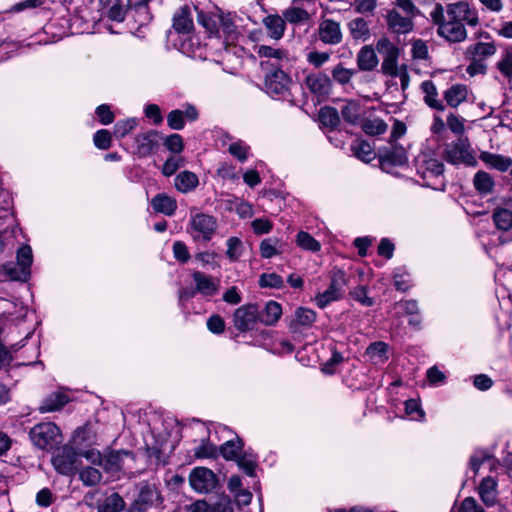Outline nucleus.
I'll return each mask as SVG.
<instances>
[{
	"instance_id": "nucleus-1",
	"label": "nucleus",
	"mask_w": 512,
	"mask_h": 512,
	"mask_svg": "<svg viewBox=\"0 0 512 512\" xmlns=\"http://www.w3.org/2000/svg\"><path fill=\"white\" fill-rule=\"evenodd\" d=\"M115 434L112 426L99 420L88 421L74 430L69 445L70 448H91L93 446L111 448L115 444Z\"/></svg>"
},
{
	"instance_id": "nucleus-2",
	"label": "nucleus",
	"mask_w": 512,
	"mask_h": 512,
	"mask_svg": "<svg viewBox=\"0 0 512 512\" xmlns=\"http://www.w3.org/2000/svg\"><path fill=\"white\" fill-rule=\"evenodd\" d=\"M194 437V448H243V440L225 426L218 427L212 435L208 427L196 422L186 429Z\"/></svg>"
},
{
	"instance_id": "nucleus-3",
	"label": "nucleus",
	"mask_w": 512,
	"mask_h": 512,
	"mask_svg": "<svg viewBox=\"0 0 512 512\" xmlns=\"http://www.w3.org/2000/svg\"><path fill=\"white\" fill-rule=\"evenodd\" d=\"M151 436L154 439L153 444L145 443L143 448L167 447L176 448L181 440V425L173 416H164L153 413L149 418Z\"/></svg>"
},
{
	"instance_id": "nucleus-4",
	"label": "nucleus",
	"mask_w": 512,
	"mask_h": 512,
	"mask_svg": "<svg viewBox=\"0 0 512 512\" xmlns=\"http://www.w3.org/2000/svg\"><path fill=\"white\" fill-rule=\"evenodd\" d=\"M218 453L228 461H234L247 476L256 477L257 457L247 450H197L199 458L217 457Z\"/></svg>"
},
{
	"instance_id": "nucleus-5",
	"label": "nucleus",
	"mask_w": 512,
	"mask_h": 512,
	"mask_svg": "<svg viewBox=\"0 0 512 512\" xmlns=\"http://www.w3.org/2000/svg\"><path fill=\"white\" fill-rule=\"evenodd\" d=\"M30 439L37 448H60L63 435L60 428L53 422L36 424L29 432Z\"/></svg>"
},
{
	"instance_id": "nucleus-6",
	"label": "nucleus",
	"mask_w": 512,
	"mask_h": 512,
	"mask_svg": "<svg viewBox=\"0 0 512 512\" xmlns=\"http://www.w3.org/2000/svg\"><path fill=\"white\" fill-rule=\"evenodd\" d=\"M430 17L438 25V34L450 42H460L466 38V30L460 21L445 20L444 8L436 4L430 13Z\"/></svg>"
},
{
	"instance_id": "nucleus-7",
	"label": "nucleus",
	"mask_w": 512,
	"mask_h": 512,
	"mask_svg": "<svg viewBox=\"0 0 512 512\" xmlns=\"http://www.w3.org/2000/svg\"><path fill=\"white\" fill-rule=\"evenodd\" d=\"M32 262V249L30 246L24 245L17 251V261L8 262L3 266L4 272L10 280L26 282L31 274Z\"/></svg>"
},
{
	"instance_id": "nucleus-8",
	"label": "nucleus",
	"mask_w": 512,
	"mask_h": 512,
	"mask_svg": "<svg viewBox=\"0 0 512 512\" xmlns=\"http://www.w3.org/2000/svg\"><path fill=\"white\" fill-rule=\"evenodd\" d=\"M443 158L453 165H477V158L474 151L471 149L468 140L461 137L446 145L443 151Z\"/></svg>"
},
{
	"instance_id": "nucleus-9",
	"label": "nucleus",
	"mask_w": 512,
	"mask_h": 512,
	"mask_svg": "<svg viewBox=\"0 0 512 512\" xmlns=\"http://www.w3.org/2000/svg\"><path fill=\"white\" fill-rule=\"evenodd\" d=\"M376 51L382 56L381 72L384 75L397 77L400 49L387 37H381L376 43Z\"/></svg>"
},
{
	"instance_id": "nucleus-10",
	"label": "nucleus",
	"mask_w": 512,
	"mask_h": 512,
	"mask_svg": "<svg viewBox=\"0 0 512 512\" xmlns=\"http://www.w3.org/2000/svg\"><path fill=\"white\" fill-rule=\"evenodd\" d=\"M217 229L216 219L208 214L196 213L190 215L187 232L197 240L209 241Z\"/></svg>"
},
{
	"instance_id": "nucleus-11",
	"label": "nucleus",
	"mask_w": 512,
	"mask_h": 512,
	"mask_svg": "<svg viewBox=\"0 0 512 512\" xmlns=\"http://www.w3.org/2000/svg\"><path fill=\"white\" fill-rule=\"evenodd\" d=\"M348 284L346 274L342 270H334L331 273L329 287L315 297V303L319 308H325L333 301L341 299Z\"/></svg>"
},
{
	"instance_id": "nucleus-12",
	"label": "nucleus",
	"mask_w": 512,
	"mask_h": 512,
	"mask_svg": "<svg viewBox=\"0 0 512 512\" xmlns=\"http://www.w3.org/2000/svg\"><path fill=\"white\" fill-rule=\"evenodd\" d=\"M52 457L54 468L63 475L74 474L81 466V458H85L86 450H57Z\"/></svg>"
},
{
	"instance_id": "nucleus-13",
	"label": "nucleus",
	"mask_w": 512,
	"mask_h": 512,
	"mask_svg": "<svg viewBox=\"0 0 512 512\" xmlns=\"http://www.w3.org/2000/svg\"><path fill=\"white\" fill-rule=\"evenodd\" d=\"M259 322V310L255 304H247L237 308L233 314V323L240 332H248Z\"/></svg>"
},
{
	"instance_id": "nucleus-14",
	"label": "nucleus",
	"mask_w": 512,
	"mask_h": 512,
	"mask_svg": "<svg viewBox=\"0 0 512 512\" xmlns=\"http://www.w3.org/2000/svg\"><path fill=\"white\" fill-rule=\"evenodd\" d=\"M191 488L198 493H208L217 486L216 475L207 468L197 467L189 475Z\"/></svg>"
},
{
	"instance_id": "nucleus-15",
	"label": "nucleus",
	"mask_w": 512,
	"mask_h": 512,
	"mask_svg": "<svg viewBox=\"0 0 512 512\" xmlns=\"http://www.w3.org/2000/svg\"><path fill=\"white\" fill-rule=\"evenodd\" d=\"M85 458L92 464L103 467L106 471L114 472L120 469V451L115 450H87Z\"/></svg>"
},
{
	"instance_id": "nucleus-16",
	"label": "nucleus",
	"mask_w": 512,
	"mask_h": 512,
	"mask_svg": "<svg viewBox=\"0 0 512 512\" xmlns=\"http://www.w3.org/2000/svg\"><path fill=\"white\" fill-rule=\"evenodd\" d=\"M290 79L281 69L269 73L265 79L267 93L272 97L287 98L289 93Z\"/></svg>"
},
{
	"instance_id": "nucleus-17",
	"label": "nucleus",
	"mask_w": 512,
	"mask_h": 512,
	"mask_svg": "<svg viewBox=\"0 0 512 512\" xmlns=\"http://www.w3.org/2000/svg\"><path fill=\"white\" fill-rule=\"evenodd\" d=\"M379 162L384 171H389L396 166H403L407 162L406 151L401 146H392L381 150L379 153Z\"/></svg>"
},
{
	"instance_id": "nucleus-18",
	"label": "nucleus",
	"mask_w": 512,
	"mask_h": 512,
	"mask_svg": "<svg viewBox=\"0 0 512 512\" xmlns=\"http://www.w3.org/2000/svg\"><path fill=\"white\" fill-rule=\"evenodd\" d=\"M198 111L192 104H186L184 109H175L168 113L167 124L173 130H182L185 126V119L193 122L198 119Z\"/></svg>"
},
{
	"instance_id": "nucleus-19",
	"label": "nucleus",
	"mask_w": 512,
	"mask_h": 512,
	"mask_svg": "<svg viewBox=\"0 0 512 512\" xmlns=\"http://www.w3.org/2000/svg\"><path fill=\"white\" fill-rule=\"evenodd\" d=\"M160 500V494L152 484H143L133 507L129 512H142Z\"/></svg>"
},
{
	"instance_id": "nucleus-20",
	"label": "nucleus",
	"mask_w": 512,
	"mask_h": 512,
	"mask_svg": "<svg viewBox=\"0 0 512 512\" xmlns=\"http://www.w3.org/2000/svg\"><path fill=\"white\" fill-rule=\"evenodd\" d=\"M318 34L319 39L329 45H337L343 38L340 24L332 19H325L319 24Z\"/></svg>"
},
{
	"instance_id": "nucleus-21",
	"label": "nucleus",
	"mask_w": 512,
	"mask_h": 512,
	"mask_svg": "<svg viewBox=\"0 0 512 512\" xmlns=\"http://www.w3.org/2000/svg\"><path fill=\"white\" fill-rule=\"evenodd\" d=\"M447 16L449 19L454 21H467V23L471 26H476L478 23V18L475 12H471L468 3L466 2H457L448 5L447 7Z\"/></svg>"
},
{
	"instance_id": "nucleus-22",
	"label": "nucleus",
	"mask_w": 512,
	"mask_h": 512,
	"mask_svg": "<svg viewBox=\"0 0 512 512\" xmlns=\"http://www.w3.org/2000/svg\"><path fill=\"white\" fill-rule=\"evenodd\" d=\"M158 132L148 131L135 137V153L140 157H147L158 146Z\"/></svg>"
},
{
	"instance_id": "nucleus-23",
	"label": "nucleus",
	"mask_w": 512,
	"mask_h": 512,
	"mask_svg": "<svg viewBox=\"0 0 512 512\" xmlns=\"http://www.w3.org/2000/svg\"><path fill=\"white\" fill-rule=\"evenodd\" d=\"M412 16L401 15L397 10H391L387 14V24L390 30L397 34H406L412 31Z\"/></svg>"
},
{
	"instance_id": "nucleus-24",
	"label": "nucleus",
	"mask_w": 512,
	"mask_h": 512,
	"mask_svg": "<svg viewBox=\"0 0 512 512\" xmlns=\"http://www.w3.org/2000/svg\"><path fill=\"white\" fill-rule=\"evenodd\" d=\"M305 85L315 95L325 96L331 90L330 78L322 73L310 74L305 78Z\"/></svg>"
},
{
	"instance_id": "nucleus-25",
	"label": "nucleus",
	"mask_w": 512,
	"mask_h": 512,
	"mask_svg": "<svg viewBox=\"0 0 512 512\" xmlns=\"http://www.w3.org/2000/svg\"><path fill=\"white\" fill-rule=\"evenodd\" d=\"M356 63L360 71H373L379 64L375 49L371 45L363 46L357 53Z\"/></svg>"
},
{
	"instance_id": "nucleus-26",
	"label": "nucleus",
	"mask_w": 512,
	"mask_h": 512,
	"mask_svg": "<svg viewBox=\"0 0 512 512\" xmlns=\"http://www.w3.org/2000/svg\"><path fill=\"white\" fill-rule=\"evenodd\" d=\"M151 206L156 213L172 216L176 212L177 201L166 193H158L152 198Z\"/></svg>"
},
{
	"instance_id": "nucleus-27",
	"label": "nucleus",
	"mask_w": 512,
	"mask_h": 512,
	"mask_svg": "<svg viewBox=\"0 0 512 512\" xmlns=\"http://www.w3.org/2000/svg\"><path fill=\"white\" fill-rule=\"evenodd\" d=\"M350 36L355 41L366 42L371 37V31L368 22L357 17L350 20L347 24Z\"/></svg>"
},
{
	"instance_id": "nucleus-28",
	"label": "nucleus",
	"mask_w": 512,
	"mask_h": 512,
	"mask_svg": "<svg viewBox=\"0 0 512 512\" xmlns=\"http://www.w3.org/2000/svg\"><path fill=\"white\" fill-rule=\"evenodd\" d=\"M256 53L261 58H267L266 62H261V66L270 64L271 67L277 66L281 61L287 60V54L284 50L271 46L260 45L256 47Z\"/></svg>"
},
{
	"instance_id": "nucleus-29",
	"label": "nucleus",
	"mask_w": 512,
	"mask_h": 512,
	"mask_svg": "<svg viewBox=\"0 0 512 512\" xmlns=\"http://www.w3.org/2000/svg\"><path fill=\"white\" fill-rule=\"evenodd\" d=\"M282 315L281 305L273 300L268 301L262 311H259V322L266 326L275 325Z\"/></svg>"
},
{
	"instance_id": "nucleus-30",
	"label": "nucleus",
	"mask_w": 512,
	"mask_h": 512,
	"mask_svg": "<svg viewBox=\"0 0 512 512\" xmlns=\"http://www.w3.org/2000/svg\"><path fill=\"white\" fill-rule=\"evenodd\" d=\"M69 402V397L62 392H53L46 396L39 406L41 413L53 412L60 410L65 404Z\"/></svg>"
},
{
	"instance_id": "nucleus-31",
	"label": "nucleus",
	"mask_w": 512,
	"mask_h": 512,
	"mask_svg": "<svg viewBox=\"0 0 512 512\" xmlns=\"http://www.w3.org/2000/svg\"><path fill=\"white\" fill-rule=\"evenodd\" d=\"M192 277L196 285L197 293L204 296H213L217 293L218 286L211 277L199 271L194 272Z\"/></svg>"
},
{
	"instance_id": "nucleus-32",
	"label": "nucleus",
	"mask_w": 512,
	"mask_h": 512,
	"mask_svg": "<svg viewBox=\"0 0 512 512\" xmlns=\"http://www.w3.org/2000/svg\"><path fill=\"white\" fill-rule=\"evenodd\" d=\"M198 184L199 179L197 175L191 171H182L174 179L175 188L184 194L193 191Z\"/></svg>"
},
{
	"instance_id": "nucleus-33",
	"label": "nucleus",
	"mask_w": 512,
	"mask_h": 512,
	"mask_svg": "<svg viewBox=\"0 0 512 512\" xmlns=\"http://www.w3.org/2000/svg\"><path fill=\"white\" fill-rule=\"evenodd\" d=\"M482 162H484L489 168L500 172H505L512 166V159L510 157L483 151Z\"/></svg>"
},
{
	"instance_id": "nucleus-34",
	"label": "nucleus",
	"mask_w": 512,
	"mask_h": 512,
	"mask_svg": "<svg viewBox=\"0 0 512 512\" xmlns=\"http://www.w3.org/2000/svg\"><path fill=\"white\" fill-rule=\"evenodd\" d=\"M127 12H134V17L140 25L151 19L148 11V0H128Z\"/></svg>"
},
{
	"instance_id": "nucleus-35",
	"label": "nucleus",
	"mask_w": 512,
	"mask_h": 512,
	"mask_svg": "<svg viewBox=\"0 0 512 512\" xmlns=\"http://www.w3.org/2000/svg\"><path fill=\"white\" fill-rule=\"evenodd\" d=\"M173 27L178 33H188L193 28V21L188 6L182 7L174 15Z\"/></svg>"
},
{
	"instance_id": "nucleus-36",
	"label": "nucleus",
	"mask_w": 512,
	"mask_h": 512,
	"mask_svg": "<svg viewBox=\"0 0 512 512\" xmlns=\"http://www.w3.org/2000/svg\"><path fill=\"white\" fill-rule=\"evenodd\" d=\"M468 90L465 85L455 84L447 89L444 93V99L447 104L451 107L459 106L464 100H466Z\"/></svg>"
},
{
	"instance_id": "nucleus-37",
	"label": "nucleus",
	"mask_w": 512,
	"mask_h": 512,
	"mask_svg": "<svg viewBox=\"0 0 512 512\" xmlns=\"http://www.w3.org/2000/svg\"><path fill=\"white\" fill-rule=\"evenodd\" d=\"M263 23L273 39L282 38L285 31V19L278 15H269L264 18Z\"/></svg>"
},
{
	"instance_id": "nucleus-38",
	"label": "nucleus",
	"mask_w": 512,
	"mask_h": 512,
	"mask_svg": "<svg viewBox=\"0 0 512 512\" xmlns=\"http://www.w3.org/2000/svg\"><path fill=\"white\" fill-rule=\"evenodd\" d=\"M421 89L424 95V102L431 108L436 110H443L444 106L440 100H438V93L436 86L430 80L423 81Z\"/></svg>"
},
{
	"instance_id": "nucleus-39",
	"label": "nucleus",
	"mask_w": 512,
	"mask_h": 512,
	"mask_svg": "<svg viewBox=\"0 0 512 512\" xmlns=\"http://www.w3.org/2000/svg\"><path fill=\"white\" fill-rule=\"evenodd\" d=\"M353 155L359 160L369 163L375 158L372 146L364 140H356L351 145Z\"/></svg>"
},
{
	"instance_id": "nucleus-40",
	"label": "nucleus",
	"mask_w": 512,
	"mask_h": 512,
	"mask_svg": "<svg viewBox=\"0 0 512 512\" xmlns=\"http://www.w3.org/2000/svg\"><path fill=\"white\" fill-rule=\"evenodd\" d=\"M125 502L118 493H112L97 505V512H120L124 509Z\"/></svg>"
},
{
	"instance_id": "nucleus-41",
	"label": "nucleus",
	"mask_w": 512,
	"mask_h": 512,
	"mask_svg": "<svg viewBox=\"0 0 512 512\" xmlns=\"http://www.w3.org/2000/svg\"><path fill=\"white\" fill-rule=\"evenodd\" d=\"M341 115L346 122L357 124L362 115L361 104L355 100L347 101L341 108Z\"/></svg>"
},
{
	"instance_id": "nucleus-42",
	"label": "nucleus",
	"mask_w": 512,
	"mask_h": 512,
	"mask_svg": "<svg viewBox=\"0 0 512 512\" xmlns=\"http://www.w3.org/2000/svg\"><path fill=\"white\" fill-rule=\"evenodd\" d=\"M283 251V243L278 238H266L260 243V254L269 259Z\"/></svg>"
},
{
	"instance_id": "nucleus-43",
	"label": "nucleus",
	"mask_w": 512,
	"mask_h": 512,
	"mask_svg": "<svg viewBox=\"0 0 512 512\" xmlns=\"http://www.w3.org/2000/svg\"><path fill=\"white\" fill-rule=\"evenodd\" d=\"M497 483L494 478L488 477L482 480V502L492 506L497 501Z\"/></svg>"
},
{
	"instance_id": "nucleus-44",
	"label": "nucleus",
	"mask_w": 512,
	"mask_h": 512,
	"mask_svg": "<svg viewBox=\"0 0 512 512\" xmlns=\"http://www.w3.org/2000/svg\"><path fill=\"white\" fill-rule=\"evenodd\" d=\"M393 284L398 291L405 292L410 287V274L405 266L397 267L393 272Z\"/></svg>"
},
{
	"instance_id": "nucleus-45",
	"label": "nucleus",
	"mask_w": 512,
	"mask_h": 512,
	"mask_svg": "<svg viewBox=\"0 0 512 512\" xmlns=\"http://www.w3.org/2000/svg\"><path fill=\"white\" fill-rule=\"evenodd\" d=\"M320 122L327 127L335 128L340 123L339 113L336 108L323 107L319 112Z\"/></svg>"
},
{
	"instance_id": "nucleus-46",
	"label": "nucleus",
	"mask_w": 512,
	"mask_h": 512,
	"mask_svg": "<svg viewBox=\"0 0 512 512\" xmlns=\"http://www.w3.org/2000/svg\"><path fill=\"white\" fill-rule=\"evenodd\" d=\"M388 126L382 119H366L362 123L363 131L370 136L381 135L386 132Z\"/></svg>"
},
{
	"instance_id": "nucleus-47",
	"label": "nucleus",
	"mask_w": 512,
	"mask_h": 512,
	"mask_svg": "<svg viewBox=\"0 0 512 512\" xmlns=\"http://www.w3.org/2000/svg\"><path fill=\"white\" fill-rule=\"evenodd\" d=\"M355 73V70L345 68L342 64L336 65L331 72L334 81L340 85L348 84Z\"/></svg>"
},
{
	"instance_id": "nucleus-48",
	"label": "nucleus",
	"mask_w": 512,
	"mask_h": 512,
	"mask_svg": "<svg viewBox=\"0 0 512 512\" xmlns=\"http://www.w3.org/2000/svg\"><path fill=\"white\" fill-rule=\"evenodd\" d=\"M296 242L301 248L312 252L319 251L321 248L320 243L304 231L297 234Z\"/></svg>"
},
{
	"instance_id": "nucleus-49",
	"label": "nucleus",
	"mask_w": 512,
	"mask_h": 512,
	"mask_svg": "<svg viewBox=\"0 0 512 512\" xmlns=\"http://www.w3.org/2000/svg\"><path fill=\"white\" fill-rule=\"evenodd\" d=\"M283 17L285 21H288L293 24H298L307 21L309 19V14L302 8L291 7L283 12Z\"/></svg>"
},
{
	"instance_id": "nucleus-50",
	"label": "nucleus",
	"mask_w": 512,
	"mask_h": 512,
	"mask_svg": "<svg viewBox=\"0 0 512 512\" xmlns=\"http://www.w3.org/2000/svg\"><path fill=\"white\" fill-rule=\"evenodd\" d=\"M259 285L262 288L280 289L284 286V280L276 273H263L260 275Z\"/></svg>"
},
{
	"instance_id": "nucleus-51",
	"label": "nucleus",
	"mask_w": 512,
	"mask_h": 512,
	"mask_svg": "<svg viewBox=\"0 0 512 512\" xmlns=\"http://www.w3.org/2000/svg\"><path fill=\"white\" fill-rule=\"evenodd\" d=\"M316 320V313L308 308H298L295 311V323L301 326H311Z\"/></svg>"
},
{
	"instance_id": "nucleus-52",
	"label": "nucleus",
	"mask_w": 512,
	"mask_h": 512,
	"mask_svg": "<svg viewBox=\"0 0 512 512\" xmlns=\"http://www.w3.org/2000/svg\"><path fill=\"white\" fill-rule=\"evenodd\" d=\"M480 50V42H476L471 45L466 54L473 60L472 63L467 67V73L471 76H475L480 72V62L476 59V56Z\"/></svg>"
},
{
	"instance_id": "nucleus-53",
	"label": "nucleus",
	"mask_w": 512,
	"mask_h": 512,
	"mask_svg": "<svg viewBox=\"0 0 512 512\" xmlns=\"http://www.w3.org/2000/svg\"><path fill=\"white\" fill-rule=\"evenodd\" d=\"M242 254V242L238 237H230L227 240L226 256L230 261H237Z\"/></svg>"
},
{
	"instance_id": "nucleus-54",
	"label": "nucleus",
	"mask_w": 512,
	"mask_h": 512,
	"mask_svg": "<svg viewBox=\"0 0 512 512\" xmlns=\"http://www.w3.org/2000/svg\"><path fill=\"white\" fill-rule=\"evenodd\" d=\"M101 473L95 468H86L80 472V479L86 486H95L101 481Z\"/></svg>"
},
{
	"instance_id": "nucleus-55",
	"label": "nucleus",
	"mask_w": 512,
	"mask_h": 512,
	"mask_svg": "<svg viewBox=\"0 0 512 512\" xmlns=\"http://www.w3.org/2000/svg\"><path fill=\"white\" fill-rule=\"evenodd\" d=\"M137 125L135 119H125L118 121L114 126V134L118 138L125 137L128 133H130Z\"/></svg>"
},
{
	"instance_id": "nucleus-56",
	"label": "nucleus",
	"mask_w": 512,
	"mask_h": 512,
	"mask_svg": "<svg viewBox=\"0 0 512 512\" xmlns=\"http://www.w3.org/2000/svg\"><path fill=\"white\" fill-rule=\"evenodd\" d=\"M405 412L407 415L411 416L412 419L417 421L424 420L425 413L421 409L419 403L414 399H408L405 401Z\"/></svg>"
},
{
	"instance_id": "nucleus-57",
	"label": "nucleus",
	"mask_w": 512,
	"mask_h": 512,
	"mask_svg": "<svg viewBox=\"0 0 512 512\" xmlns=\"http://www.w3.org/2000/svg\"><path fill=\"white\" fill-rule=\"evenodd\" d=\"M496 66L503 76L512 77V52H504Z\"/></svg>"
},
{
	"instance_id": "nucleus-58",
	"label": "nucleus",
	"mask_w": 512,
	"mask_h": 512,
	"mask_svg": "<svg viewBox=\"0 0 512 512\" xmlns=\"http://www.w3.org/2000/svg\"><path fill=\"white\" fill-rule=\"evenodd\" d=\"M164 145L172 153H180L184 149L183 138L177 133L167 136Z\"/></svg>"
},
{
	"instance_id": "nucleus-59",
	"label": "nucleus",
	"mask_w": 512,
	"mask_h": 512,
	"mask_svg": "<svg viewBox=\"0 0 512 512\" xmlns=\"http://www.w3.org/2000/svg\"><path fill=\"white\" fill-rule=\"evenodd\" d=\"M210 512H234L231 500L227 496L219 497L215 502L209 503Z\"/></svg>"
},
{
	"instance_id": "nucleus-60",
	"label": "nucleus",
	"mask_w": 512,
	"mask_h": 512,
	"mask_svg": "<svg viewBox=\"0 0 512 512\" xmlns=\"http://www.w3.org/2000/svg\"><path fill=\"white\" fill-rule=\"evenodd\" d=\"M183 158L182 157H169L162 167V173L164 176H172L180 167L183 166Z\"/></svg>"
},
{
	"instance_id": "nucleus-61",
	"label": "nucleus",
	"mask_w": 512,
	"mask_h": 512,
	"mask_svg": "<svg viewBox=\"0 0 512 512\" xmlns=\"http://www.w3.org/2000/svg\"><path fill=\"white\" fill-rule=\"evenodd\" d=\"M93 141L97 148L106 150L111 146V134L106 129L98 130L94 134Z\"/></svg>"
},
{
	"instance_id": "nucleus-62",
	"label": "nucleus",
	"mask_w": 512,
	"mask_h": 512,
	"mask_svg": "<svg viewBox=\"0 0 512 512\" xmlns=\"http://www.w3.org/2000/svg\"><path fill=\"white\" fill-rule=\"evenodd\" d=\"M248 149L249 147L246 146L242 141H237L229 145L228 151L240 162H245L247 160Z\"/></svg>"
},
{
	"instance_id": "nucleus-63",
	"label": "nucleus",
	"mask_w": 512,
	"mask_h": 512,
	"mask_svg": "<svg viewBox=\"0 0 512 512\" xmlns=\"http://www.w3.org/2000/svg\"><path fill=\"white\" fill-rule=\"evenodd\" d=\"M350 294L354 300L363 306L371 307L374 304V300L367 295V288L365 286H358Z\"/></svg>"
},
{
	"instance_id": "nucleus-64",
	"label": "nucleus",
	"mask_w": 512,
	"mask_h": 512,
	"mask_svg": "<svg viewBox=\"0 0 512 512\" xmlns=\"http://www.w3.org/2000/svg\"><path fill=\"white\" fill-rule=\"evenodd\" d=\"M173 255L176 260L181 263H186L190 259V253L186 244L182 241H175L173 243Z\"/></svg>"
}]
</instances>
